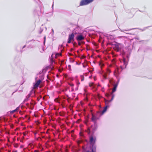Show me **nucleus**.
<instances>
[{
  "instance_id": "f257e3e1",
  "label": "nucleus",
  "mask_w": 152,
  "mask_h": 152,
  "mask_svg": "<svg viewBox=\"0 0 152 152\" xmlns=\"http://www.w3.org/2000/svg\"><path fill=\"white\" fill-rule=\"evenodd\" d=\"M115 73H116V74L115 77H116L117 79V81L116 82V84H115V92L116 91V88L119 81V77L118 75H117V72L116 70H115Z\"/></svg>"
},
{
  "instance_id": "f8f14e48",
  "label": "nucleus",
  "mask_w": 152,
  "mask_h": 152,
  "mask_svg": "<svg viewBox=\"0 0 152 152\" xmlns=\"http://www.w3.org/2000/svg\"><path fill=\"white\" fill-rule=\"evenodd\" d=\"M59 54H58V53H57L56 54V57H57V55H59Z\"/></svg>"
},
{
  "instance_id": "423d86ee",
  "label": "nucleus",
  "mask_w": 152,
  "mask_h": 152,
  "mask_svg": "<svg viewBox=\"0 0 152 152\" xmlns=\"http://www.w3.org/2000/svg\"><path fill=\"white\" fill-rule=\"evenodd\" d=\"M83 39L84 37L81 35L78 36L77 38V39L78 40H81Z\"/></svg>"
},
{
  "instance_id": "39448f33",
  "label": "nucleus",
  "mask_w": 152,
  "mask_h": 152,
  "mask_svg": "<svg viewBox=\"0 0 152 152\" xmlns=\"http://www.w3.org/2000/svg\"><path fill=\"white\" fill-rule=\"evenodd\" d=\"M120 45L115 43V50H116L117 51H119L120 49Z\"/></svg>"
},
{
  "instance_id": "f03ea898",
  "label": "nucleus",
  "mask_w": 152,
  "mask_h": 152,
  "mask_svg": "<svg viewBox=\"0 0 152 152\" xmlns=\"http://www.w3.org/2000/svg\"><path fill=\"white\" fill-rule=\"evenodd\" d=\"M93 0H84L80 2V5H86L92 1Z\"/></svg>"
},
{
  "instance_id": "6e6552de",
  "label": "nucleus",
  "mask_w": 152,
  "mask_h": 152,
  "mask_svg": "<svg viewBox=\"0 0 152 152\" xmlns=\"http://www.w3.org/2000/svg\"><path fill=\"white\" fill-rule=\"evenodd\" d=\"M107 109V106H106L105 107H104L103 110L102 111L101 113V114H103L106 111Z\"/></svg>"
},
{
  "instance_id": "4468645a",
  "label": "nucleus",
  "mask_w": 152,
  "mask_h": 152,
  "mask_svg": "<svg viewBox=\"0 0 152 152\" xmlns=\"http://www.w3.org/2000/svg\"><path fill=\"white\" fill-rule=\"evenodd\" d=\"M122 31L124 32V31H123V30H122V31Z\"/></svg>"
},
{
  "instance_id": "9d476101",
  "label": "nucleus",
  "mask_w": 152,
  "mask_h": 152,
  "mask_svg": "<svg viewBox=\"0 0 152 152\" xmlns=\"http://www.w3.org/2000/svg\"><path fill=\"white\" fill-rule=\"evenodd\" d=\"M116 69H117V72H119V69H118V68L117 67V66L116 67V68H115Z\"/></svg>"
},
{
  "instance_id": "1a4fd4ad",
  "label": "nucleus",
  "mask_w": 152,
  "mask_h": 152,
  "mask_svg": "<svg viewBox=\"0 0 152 152\" xmlns=\"http://www.w3.org/2000/svg\"><path fill=\"white\" fill-rule=\"evenodd\" d=\"M95 141L94 139L92 137H91L90 138V141L92 143H93Z\"/></svg>"
},
{
  "instance_id": "0eeeda50",
  "label": "nucleus",
  "mask_w": 152,
  "mask_h": 152,
  "mask_svg": "<svg viewBox=\"0 0 152 152\" xmlns=\"http://www.w3.org/2000/svg\"><path fill=\"white\" fill-rule=\"evenodd\" d=\"M40 82V80H39L37 81V83L35 84L34 85V88H36L38 86V85H39Z\"/></svg>"
},
{
  "instance_id": "7ed1b4c3",
  "label": "nucleus",
  "mask_w": 152,
  "mask_h": 152,
  "mask_svg": "<svg viewBox=\"0 0 152 152\" xmlns=\"http://www.w3.org/2000/svg\"><path fill=\"white\" fill-rule=\"evenodd\" d=\"M121 62H122L124 64L123 66H121V69H122L126 67V66L127 64V63L124 58L121 61Z\"/></svg>"
},
{
  "instance_id": "2eb2a0df",
  "label": "nucleus",
  "mask_w": 152,
  "mask_h": 152,
  "mask_svg": "<svg viewBox=\"0 0 152 152\" xmlns=\"http://www.w3.org/2000/svg\"><path fill=\"white\" fill-rule=\"evenodd\" d=\"M114 67H115V66H114Z\"/></svg>"
},
{
  "instance_id": "9b49d317",
  "label": "nucleus",
  "mask_w": 152,
  "mask_h": 152,
  "mask_svg": "<svg viewBox=\"0 0 152 152\" xmlns=\"http://www.w3.org/2000/svg\"><path fill=\"white\" fill-rule=\"evenodd\" d=\"M93 83H90L89 84V85L90 86H91L92 85H93Z\"/></svg>"
},
{
  "instance_id": "ddd939ff",
  "label": "nucleus",
  "mask_w": 152,
  "mask_h": 152,
  "mask_svg": "<svg viewBox=\"0 0 152 152\" xmlns=\"http://www.w3.org/2000/svg\"><path fill=\"white\" fill-rule=\"evenodd\" d=\"M94 117H93V118H92V120H94Z\"/></svg>"
},
{
  "instance_id": "20e7f679",
  "label": "nucleus",
  "mask_w": 152,
  "mask_h": 152,
  "mask_svg": "<svg viewBox=\"0 0 152 152\" xmlns=\"http://www.w3.org/2000/svg\"><path fill=\"white\" fill-rule=\"evenodd\" d=\"M74 36V35L73 34H72L69 36V40L68 42V43H70L73 41Z\"/></svg>"
}]
</instances>
